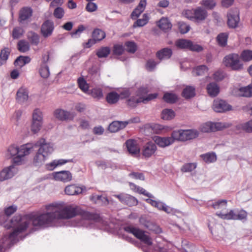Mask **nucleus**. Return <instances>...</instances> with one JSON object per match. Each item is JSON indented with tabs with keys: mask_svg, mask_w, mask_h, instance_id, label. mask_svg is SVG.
<instances>
[{
	"mask_svg": "<svg viewBox=\"0 0 252 252\" xmlns=\"http://www.w3.org/2000/svg\"><path fill=\"white\" fill-rule=\"evenodd\" d=\"M236 127L237 129L243 130L247 132H252V119L247 122L238 125Z\"/></svg>",
	"mask_w": 252,
	"mask_h": 252,
	"instance_id": "obj_36",
	"label": "nucleus"
},
{
	"mask_svg": "<svg viewBox=\"0 0 252 252\" xmlns=\"http://www.w3.org/2000/svg\"><path fill=\"white\" fill-rule=\"evenodd\" d=\"M126 50L130 53H134L137 48V46L135 42L133 41H127L125 43Z\"/></svg>",
	"mask_w": 252,
	"mask_h": 252,
	"instance_id": "obj_56",
	"label": "nucleus"
},
{
	"mask_svg": "<svg viewBox=\"0 0 252 252\" xmlns=\"http://www.w3.org/2000/svg\"><path fill=\"white\" fill-rule=\"evenodd\" d=\"M208 71V68L206 65H202L195 67L192 71L194 75H203Z\"/></svg>",
	"mask_w": 252,
	"mask_h": 252,
	"instance_id": "obj_47",
	"label": "nucleus"
},
{
	"mask_svg": "<svg viewBox=\"0 0 252 252\" xmlns=\"http://www.w3.org/2000/svg\"><path fill=\"white\" fill-rule=\"evenodd\" d=\"M43 123L33 121L31 126V130L34 133H37L40 129Z\"/></svg>",
	"mask_w": 252,
	"mask_h": 252,
	"instance_id": "obj_57",
	"label": "nucleus"
},
{
	"mask_svg": "<svg viewBox=\"0 0 252 252\" xmlns=\"http://www.w3.org/2000/svg\"><path fill=\"white\" fill-rule=\"evenodd\" d=\"M47 212L45 213H32L23 216L17 215L11 220V227H15L8 236H5L1 240L0 252L4 249H9L16 243V239L32 223L35 226L48 225L56 220L69 219L81 213L78 207L71 205L64 206L63 204L54 203L45 206Z\"/></svg>",
	"mask_w": 252,
	"mask_h": 252,
	"instance_id": "obj_1",
	"label": "nucleus"
},
{
	"mask_svg": "<svg viewBox=\"0 0 252 252\" xmlns=\"http://www.w3.org/2000/svg\"><path fill=\"white\" fill-rule=\"evenodd\" d=\"M54 29L53 22L50 20H46L41 26V34L44 37H47L52 34Z\"/></svg>",
	"mask_w": 252,
	"mask_h": 252,
	"instance_id": "obj_18",
	"label": "nucleus"
},
{
	"mask_svg": "<svg viewBox=\"0 0 252 252\" xmlns=\"http://www.w3.org/2000/svg\"><path fill=\"white\" fill-rule=\"evenodd\" d=\"M212 108L218 113H223L232 110V106L223 100L216 99L213 102Z\"/></svg>",
	"mask_w": 252,
	"mask_h": 252,
	"instance_id": "obj_9",
	"label": "nucleus"
},
{
	"mask_svg": "<svg viewBox=\"0 0 252 252\" xmlns=\"http://www.w3.org/2000/svg\"><path fill=\"white\" fill-rule=\"evenodd\" d=\"M172 54V50L169 48H164L157 53V57L159 59H168Z\"/></svg>",
	"mask_w": 252,
	"mask_h": 252,
	"instance_id": "obj_30",
	"label": "nucleus"
},
{
	"mask_svg": "<svg viewBox=\"0 0 252 252\" xmlns=\"http://www.w3.org/2000/svg\"><path fill=\"white\" fill-rule=\"evenodd\" d=\"M175 116V112L171 109H164L161 114V118L164 120H170Z\"/></svg>",
	"mask_w": 252,
	"mask_h": 252,
	"instance_id": "obj_34",
	"label": "nucleus"
},
{
	"mask_svg": "<svg viewBox=\"0 0 252 252\" xmlns=\"http://www.w3.org/2000/svg\"><path fill=\"white\" fill-rule=\"evenodd\" d=\"M78 83L80 89L83 92H86L88 90V84L84 78H79L78 79Z\"/></svg>",
	"mask_w": 252,
	"mask_h": 252,
	"instance_id": "obj_58",
	"label": "nucleus"
},
{
	"mask_svg": "<svg viewBox=\"0 0 252 252\" xmlns=\"http://www.w3.org/2000/svg\"><path fill=\"white\" fill-rule=\"evenodd\" d=\"M127 125V123L124 121H114L109 125L108 130L111 132H116L124 128Z\"/></svg>",
	"mask_w": 252,
	"mask_h": 252,
	"instance_id": "obj_23",
	"label": "nucleus"
},
{
	"mask_svg": "<svg viewBox=\"0 0 252 252\" xmlns=\"http://www.w3.org/2000/svg\"><path fill=\"white\" fill-rule=\"evenodd\" d=\"M149 18L147 14H144L141 19L137 20L133 24V27H141L145 25L148 22Z\"/></svg>",
	"mask_w": 252,
	"mask_h": 252,
	"instance_id": "obj_42",
	"label": "nucleus"
},
{
	"mask_svg": "<svg viewBox=\"0 0 252 252\" xmlns=\"http://www.w3.org/2000/svg\"><path fill=\"white\" fill-rule=\"evenodd\" d=\"M157 95V94L155 93L149 94L146 97H140L138 98H131L128 100V105L132 107H134L136 106V104L140 102L146 103L148 101L156 98Z\"/></svg>",
	"mask_w": 252,
	"mask_h": 252,
	"instance_id": "obj_16",
	"label": "nucleus"
},
{
	"mask_svg": "<svg viewBox=\"0 0 252 252\" xmlns=\"http://www.w3.org/2000/svg\"><path fill=\"white\" fill-rule=\"evenodd\" d=\"M31 61V59L28 56H19L14 61V64L16 66L21 67Z\"/></svg>",
	"mask_w": 252,
	"mask_h": 252,
	"instance_id": "obj_35",
	"label": "nucleus"
},
{
	"mask_svg": "<svg viewBox=\"0 0 252 252\" xmlns=\"http://www.w3.org/2000/svg\"><path fill=\"white\" fill-rule=\"evenodd\" d=\"M126 144L127 151L130 154L133 155L139 154L140 148L138 146L136 140L133 139L127 140L126 142Z\"/></svg>",
	"mask_w": 252,
	"mask_h": 252,
	"instance_id": "obj_21",
	"label": "nucleus"
},
{
	"mask_svg": "<svg viewBox=\"0 0 252 252\" xmlns=\"http://www.w3.org/2000/svg\"><path fill=\"white\" fill-rule=\"evenodd\" d=\"M47 156L38 149V152L34 158L33 162L36 166L42 165L44 162Z\"/></svg>",
	"mask_w": 252,
	"mask_h": 252,
	"instance_id": "obj_31",
	"label": "nucleus"
},
{
	"mask_svg": "<svg viewBox=\"0 0 252 252\" xmlns=\"http://www.w3.org/2000/svg\"><path fill=\"white\" fill-rule=\"evenodd\" d=\"M140 222L143 224L146 227L148 228L150 230L154 231L156 233H160L162 232L161 229L158 226L153 225L151 222L147 221L144 223V219H141L140 220Z\"/></svg>",
	"mask_w": 252,
	"mask_h": 252,
	"instance_id": "obj_39",
	"label": "nucleus"
},
{
	"mask_svg": "<svg viewBox=\"0 0 252 252\" xmlns=\"http://www.w3.org/2000/svg\"><path fill=\"white\" fill-rule=\"evenodd\" d=\"M120 95L115 92H111L107 94L106 100L109 104L116 103L119 99Z\"/></svg>",
	"mask_w": 252,
	"mask_h": 252,
	"instance_id": "obj_43",
	"label": "nucleus"
},
{
	"mask_svg": "<svg viewBox=\"0 0 252 252\" xmlns=\"http://www.w3.org/2000/svg\"><path fill=\"white\" fill-rule=\"evenodd\" d=\"M110 50L109 48L105 47L99 49L96 53V55L99 58H105L109 54Z\"/></svg>",
	"mask_w": 252,
	"mask_h": 252,
	"instance_id": "obj_55",
	"label": "nucleus"
},
{
	"mask_svg": "<svg viewBox=\"0 0 252 252\" xmlns=\"http://www.w3.org/2000/svg\"><path fill=\"white\" fill-rule=\"evenodd\" d=\"M53 177L55 180L66 183L72 180V174L69 171H61L55 172L52 173Z\"/></svg>",
	"mask_w": 252,
	"mask_h": 252,
	"instance_id": "obj_12",
	"label": "nucleus"
},
{
	"mask_svg": "<svg viewBox=\"0 0 252 252\" xmlns=\"http://www.w3.org/2000/svg\"><path fill=\"white\" fill-rule=\"evenodd\" d=\"M72 161V159H63L54 160L49 164H46V168L49 170H53L57 166L62 165L66 162Z\"/></svg>",
	"mask_w": 252,
	"mask_h": 252,
	"instance_id": "obj_29",
	"label": "nucleus"
},
{
	"mask_svg": "<svg viewBox=\"0 0 252 252\" xmlns=\"http://www.w3.org/2000/svg\"><path fill=\"white\" fill-rule=\"evenodd\" d=\"M196 166L195 163H189L184 164L182 168L181 171L182 172H191L193 170Z\"/></svg>",
	"mask_w": 252,
	"mask_h": 252,
	"instance_id": "obj_62",
	"label": "nucleus"
},
{
	"mask_svg": "<svg viewBox=\"0 0 252 252\" xmlns=\"http://www.w3.org/2000/svg\"><path fill=\"white\" fill-rule=\"evenodd\" d=\"M175 45L178 48L187 49L192 51L199 52L203 50V48L201 46L193 44L191 41L188 39H178L175 42Z\"/></svg>",
	"mask_w": 252,
	"mask_h": 252,
	"instance_id": "obj_6",
	"label": "nucleus"
},
{
	"mask_svg": "<svg viewBox=\"0 0 252 252\" xmlns=\"http://www.w3.org/2000/svg\"><path fill=\"white\" fill-rule=\"evenodd\" d=\"M32 144L33 147H40L39 149L40 150V151H42L44 154L46 155L47 156L49 154H51L54 151L53 144L50 143L45 142V140L43 138L40 139L36 143H35L34 144Z\"/></svg>",
	"mask_w": 252,
	"mask_h": 252,
	"instance_id": "obj_10",
	"label": "nucleus"
},
{
	"mask_svg": "<svg viewBox=\"0 0 252 252\" xmlns=\"http://www.w3.org/2000/svg\"><path fill=\"white\" fill-rule=\"evenodd\" d=\"M18 49L21 52H26L30 50L29 42L24 40H20L17 44Z\"/></svg>",
	"mask_w": 252,
	"mask_h": 252,
	"instance_id": "obj_44",
	"label": "nucleus"
},
{
	"mask_svg": "<svg viewBox=\"0 0 252 252\" xmlns=\"http://www.w3.org/2000/svg\"><path fill=\"white\" fill-rule=\"evenodd\" d=\"M105 33L100 29H94L92 33V37L97 41H99L105 37Z\"/></svg>",
	"mask_w": 252,
	"mask_h": 252,
	"instance_id": "obj_40",
	"label": "nucleus"
},
{
	"mask_svg": "<svg viewBox=\"0 0 252 252\" xmlns=\"http://www.w3.org/2000/svg\"><path fill=\"white\" fill-rule=\"evenodd\" d=\"M203 160L206 163H211L214 162L217 159L216 155L213 153H207L201 156Z\"/></svg>",
	"mask_w": 252,
	"mask_h": 252,
	"instance_id": "obj_49",
	"label": "nucleus"
},
{
	"mask_svg": "<svg viewBox=\"0 0 252 252\" xmlns=\"http://www.w3.org/2000/svg\"><path fill=\"white\" fill-rule=\"evenodd\" d=\"M43 58V63L41 65V67L39 69V73L42 77L43 78H47L49 77L50 74L49 67L46 64V62L48 60L49 56H47V57H45V56Z\"/></svg>",
	"mask_w": 252,
	"mask_h": 252,
	"instance_id": "obj_24",
	"label": "nucleus"
},
{
	"mask_svg": "<svg viewBox=\"0 0 252 252\" xmlns=\"http://www.w3.org/2000/svg\"><path fill=\"white\" fill-rule=\"evenodd\" d=\"M145 201L150 204L152 206L158 208L159 210H162L166 213H169V207L166 206L164 203L160 201H157L156 200H154L150 198H148L145 200Z\"/></svg>",
	"mask_w": 252,
	"mask_h": 252,
	"instance_id": "obj_25",
	"label": "nucleus"
},
{
	"mask_svg": "<svg viewBox=\"0 0 252 252\" xmlns=\"http://www.w3.org/2000/svg\"><path fill=\"white\" fill-rule=\"evenodd\" d=\"M227 206V200L222 199L218 201L213 204L212 206L215 209H219L222 208H226Z\"/></svg>",
	"mask_w": 252,
	"mask_h": 252,
	"instance_id": "obj_61",
	"label": "nucleus"
},
{
	"mask_svg": "<svg viewBox=\"0 0 252 252\" xmlns=\"http://www.w3.org/2000/svg\"><path fill=\"white\" fill-rule=\"evenodd\" d=\"M178 27L180 32L183 34L188 32L190 29V26L183 22L178 23Z\"/></svg>",
	"mask_w": 252,
	"mask_h": 252,
	"instance_id": "obj_59",
	"label": "nucleus"
},
{
	"mask_svg": "<svg viewBox=\"0 0 252 252\" xmlns=\"http://www.w3.org/2000/svg\"><path fill=\"white\" fill-rule=\"evenodd\" d=\"M207 90L209 95L215 97L220 92V88L215 83H210L207 86Z\"/></svg>",
	"mask_w": 252,
	"mask_h": 252,
	"instance_id": "obj_28",
	"label": "nucleus"
},
{
	"mask_svg": "<svg viewBox=\"0 0 252 252\" xmlns=\"http://www.w3.org/2000/svg\"><path fill=\"white\" fill-rule=\"evenodd\" d=\"M216 215L224 220H242L245 219L247 216V212L244 210H242L238 213H235L233 210H231L227 213L218 212Z\"/></svg>",
	"mask_w": 252,
	"mask_h": 252,
	"instance_id": "obj_7",
	"label": "nucleus"
},
{
	"mask_svg": "<svg viewBox=\"0 0 252 252\" xmlns=\"http://www.w3.org/2000/svg\"><path fill=\"white\" fill-rule=\"evenodd\" d=\"M157 150V146L153 142H149L143 147L142 155L145 158H149L153 155Z\"/></svg>",
	"mask_w": 252,
	"mask_h": 252,
	"instance_id": "obj_19",
	"label": "nucleus"
},
{
	"mask_svg": "<svg viewBox=\"0 0 252 252\" xmlns=\"http://www.w3.org/2000/svg\"><path fill=\"white\" fill-rule=\"evenodd\" d=\"M155 143L160 147L164 148L174 143V140L171 137H161L155 136L154 138Z\"/></svg>",
	"mask_w": 252,
	"mask_h": 252,
	"instance_id": "obj_20",
	"label": "nucleus"
},
{
	"mask_svg": "<svg viewBox=\"0 0 252 252\" xmlns=\"http://www.w3.org/2000/svg\"><path fill=\"white\" fill-rule=\"evenodd\" d=\"M129 185L131 189L135 190L139 192L140 194H142L146 196H148L150 198L153 197L152 194L150 193L147 192L144 189L136 186L134 184L132 183H129Z\"/></svg>",
	"mask_w": 252,
	"mask_h": 252,
	"instance_id": "obj_41",
	"label": "nucleus"
},
{
	"mask_svg": "<svg viewBox=\"0 0 252 252\" xmlns=\"http://www.w3.org/2000/svg\"><path fill=\"white\" fill-rule=\"evenodd\" d=\"M120 201L129 206H135L138 203V201L136 198L127 194H121L119 195H115Z\"/></svg>",
	"mask_w": 252,
	"mask_h": 252,
	"instance_id": "obj_17",
	"label": "nucleus"
},
{
	"mask_svg": "<svg viewBox=\"0 0 252 252\" xmlns=\"http://www.w3.org/2000/svg\"><path fill=\"white\" fill-rule=\"evenodd\" d=\"M227 38L228 34L226 32H222L217 36V41L220 46L224 47L227 44Z\"/></svg>",
	"mask_w": 252,
	"mask_h": 252,
	"instance_id": "obj_38",
	"label": "nucleus"
},
{
	"mask_svg": "<svg viewBox=\"0 0 252 252\" xmlns=\"http://www.w3.org/2000/svg\"><path fill=\"white\" fill-rule=\"evenodd\" d=\"M32 120L43 123V115L42 112L38 109H36L32 113Z\"/></svg>",
	"mask_w": 252,
	"mask_h": 252,
	"instance_id": "obj_53",
	"label": "nucleus"
},
{
	"mask_svg": "<svg viewBox=\"0 0 252 252\" xmlns=\"http://www.w3.org/2000/svg\"><path fill=\"white\" fill-rule=\"evenodd\" d=\"M28 38L32 44L37 45L39 42V36L34 32H30L28 33Z\"/></svg>",
	"mask_w": 252,
	"mask_h": 252,
	"instance_id": "obj_45",
	"label": "nucleus"
},
{
	"mask_svg": "<svg viewBox=\"0 0 252 252\" xmlns=\"http://www.w3.org/2000/svg\"><path fill=\"white\" fill-rule=\"evenodd\" d=\"M207 10L201 6L193 9V21L200 23L204 21L208 16Z\"/></svg>",
	"mask_w": 252,
	"mask_h": 252,
	"instance_id": "obj_14",
	"label": "nucleus"
},
{
	"mask_svg": "<svg viewBox=\"0 0 252 252\" xmlns=\"http://www.w3.org/2000/svg\"><path fill=\"white\" fill-rule=\"evenodd\" d=\"M198 132L195 129H179L174 130L171 133V137L175 141L185 142L196 138Z\"/></svg>",
	"mask_w": 252,
	"mask_h": 252,
	"instance_id": "obj_3",
	"label": "nucleus"
},
{
	"mask_svg": "<svg viewBox=\"0 0 252 252\" xmlns=\"http://www.w3.org/2000/svg\"><path fill=\"white\" fill-rule=\"evenodd\" d=\"M82 189L80 187L71 185L65 187L64 191L65 193L69 195H77L82 193Z\"/></svg>",
	"mask_w": 252,
	"mask_h": 252,
	"instance_id": "obj_27",
	"label": "nucleus"
},
{
	"mask_svg": "<svg viewBox=\"0 0 252 252\" xmlns=\"http://www.w3.org/2000/svg\"><path fill=\"white\" fill-rule=\"evenodd\" d=\"M54 16L58 19H61L64 14V11L61 7H57L55 8L53 13Z\"/></svg>",
	"mask_w": 252,
	"mask_h": 252,
	"instance_id": "obj_63",
	"label": "nucleus"
},
{
	"mask_svg": "<svg viewBox=\"0 0 252 252\" xmlns=\"http://www.w3.org/2000/svg\"><path fill=\"white\" fill-rule=\"evenodd\" d=\"M91 94L93 97L98 99L102 98L103 96L102 91L100 88L93 89L92 90Z\"/></svg>",
	"mask_w": 252,
	"mask_h": 252,
	"instance_id": "obj_60",
	"label": "nucleus"
},
{
	"mask_svg": "<svg viewBox=\"0 0 252 252\" xmlns=\"http://www.w3.org/2000/svg\"><path fill=\"white\" fill-rule=\"evenodd\" d=\"M201 130L203 132H209L213 131L212 123H206L202 125L201 126Z\"/></svg>",
	"mask_w": 252,
	"mask_h": 252,
	"instance_id": "obj_64",
	"label": "nucleus"
},
{
	"mask_svg": "<svg viewBox=\"0 0 252 252\" xmlns=\"http://www.w3.org/2000/svg\"><path fill=\"white\" fill-rule=\"evenodd\" d=\"M124 230L127 232L132 234L135 237L147 245H152L151 238L144 231L131 225L125 226Z\"/></svg>",
	"mask_w": 252,
	"mask_h": 252,
	"instance_id": "obj_5",
	"label": "nucleus"
},
{
	"mask_svg": "<svg viewBox=\"0 0 252 252\" xmlns=\"http://www.w3.org/2000/svg\"><path fill=\"white\" fill-rule=\"evenodd\" d=\"M24 32V31L22 28L16 27L13 29L12 35L14 39H18L22 36Z\"/></svg>",
	"mask_w": 252,
	"mask_h": 252,
	"instance_id": "obj_54",
	"label": "nucleus"
},
{
	"mask_svg": "<svg viewBox=\"0 0 252 252\" xmlns=\"http://www.w3.org/2000/svg\"><path fill=\"white\" fill-rule=\"evenodd\" d=\"M200 4L207 9L212 10L216 5V2L215 0H202Z\"/></svg>",
	"mask_w": 252,
	"mask_h": 252,
	"instance_id": "obj_48",
	"label": "nucleus"
},
{
	"mask_svg": "<svg viewBox=\"0 0 252 252\" xmlns=\"http://www.w3.org/2000/svg\"><path fill=\"white\" fill-rule=\"evenodd\" d=\"M146 0H141L137 7L134 9L131 14V18L132 19H136L144 11L146 5Z\"/></svg>",
	"mask_w": 252,
	"mask_h": 252,
	"instance_id": "obj_22",
	"label": "nucleus"
},
{
	"mask_svg": "<svg viewBox=\"0 0 252 252\" xmlns=\"http://www.w3.org/2000/svg\"><path fill=\"white\" fill-rule=\"evenodd\" d=\"M10 52V50L8 48H5L2 49L0 54V59L2 61L3 64L6 63L8 59V56Z\"/></svg>",
	"mask_w": 252,
	"mask_h": 252,
	"instance_id": "obj_52",
	"label": "nucleus"
},
{
	"mask_svg": "<svg viewBox=\"0 0 252 252\" xmlns=\"http://www.w3.org/2000/svg\"><path fill=\"white\" fill-rule=\"evenodd\" d=\"M183 96L186 98H189L195 95V89L192 87H187L184 89Z\"/></svg>",
	"mask_w": 252,
	"mask_h": 252,
	"instance_id": "obj_46",
	"label": "nucleus"
},
{
	"mask_svg": "<svg viewBox=\"0 0 252 252\" xmlns=\"http://www.w3.org/2000/svg\"><path fill=\"white\" fill-rule=\"evenodd\" d=\"M241 58L245 62H248L252 59V50H245L240 55Z\"/></svg>",
	"mask_w": 252,
	"mask_h": 252,
	"instance_id": "obj_51",
	"label": "nucleus"
},
{
	"mask_svg": "<svg viewBox=\"0 0 252 252\" xmlns=\"http://www.w3.org/2000/svg\"><path fill=\"white\" fill-rule=\"evenodd\" d=\"M28 92L27 89L21 87L17 92L16 99L20 103L24 102L28 99Z\"/></svg>",
	"mask_w": 252,
	"mask_h": 252,
	"instance_id": "obj_26",
	"label": "nucleus"
},
{
	"mask_svg": "<svg viewBox=\"0 0 252 252\" xmlns=\"http://www.w3.org/2000/svg\"><path fill=\"white\" fill-rule=\"evenodd\" d=\"M238 95L244 97H251L252 96V86L249 85L245 87H242L238 90Z\"/></svg>",
	"mask_w": 252,
	"mask_h": 252,
	"instance_id": "obj_33",
	"label": "nucleus"
},
{
	"mask_svg": "<svg viewBox=\"0 0 252 252\" xmlns=\"http://www.w3.org/2000/svg\"><path fill=\"white\" fill-rule=\"evenodd\" d=\"M158 26L163 31H168L170 30L172 25L167 18H162L158 22Z\"/></svg>",
	"mask_w": 252,
	"mask_h": 252,
	"instance_id": "obj_32",
	"label": "nucleus"
},
{
	"mask_svg": "<svg viewBox=\"0 0 252 252\" xmlns=\"http://www.w3.org/2000/svg\"><path fill=\"white\" fill-rule=\"evenodd\" d=\"M33 148L32 143H28L18 148L15 145L10 146L6 151L5 156L7 158L12 159L13 163L17 165L21 164L24 156L29 155Z\"/></svg>",
	"mask_w": 252,
	"mask_h": 252,
	"instance_id": "obj_2",
	"label": "nucleus"
},
{
	"mask_svg": "<svg viewBox=\"0 0 252 252\" xmlns=\"http://www.w3.org/2000/svg\"><path fill=\"white\" fill-rule=\"evenodd\" d=\"M163 99L167 103H174L177 101V96L175 94L166 93L164 94Z\"/></svg>",
	"mask_w": 252,
	"mask_h": 252,
	"instance_id": "obj_50",
	"label": "nucleus"
},
{
	"mask_svg": "<svg viewBox=\"0 0 252 252\" xmlns=\"http://www.w3.org/2000/svg\"><path fill=\"white\" fill-rule=\"evenodd\" d=\"M32 14V9L30 7H24L19 11L18 21L22 25L28 24Z\"/></svg>",
	"mask_w": 252,
	"mask_h": 252,
	"instance_id": "obj_8",
	"label": "nucleus"
},
{
	"mask_svg": "<svg viewBox=\"0 0 252 252\" xmlns=\"http://www.w3.org/2000/svg\"><path fill=\"white\" fill-rule=\"evenodd\" d=\"M83 217L87 220H94L95 222H101L102 221V219L97 214L86 212L83 214Z\"/></svg>",
	"mask_w": 252,
	"mask_h": 252,
	"instance_id": "obj_37",
	"label": "nucleus"
},
{
	"mask_svg": "<svg viewBox=\"0 0 252 252\" xmlns=\"http://www.w3.org/2000/svg\"><path fill=\"white\" fill-rule=\"evenodd\" d=\"M54 117L59 120L63 121L68 120H72L74 114L62 109H57L54 112Z\"/></svg>",
	"mask_w": 252,
	"mask_h": 252,
	"instance_id": "obj_15",
	"label": "nucleus"
},
{
	"mask_svg": "<svg viewBox=\"0 0 252 252\" xmlns=\"http://www.w3.org/2000/svg\"><path fill=\"white\" fill-rule=\"evenodd\" d=\"M223 62L225 66L233 70L240 71L243 69V63L237 54H230L226 56L223 58Z\"/></svg>",
	"mask_w": 252,
	"mask_h": 252,
	"instance_id": "obj_4",
	"label": "nucleus"
},
{
	"mask_svg": "<svg viewBox=\"0 0 252 252\" xmlns=\"http://www.w3.org/2000/svg\"><path fill=\"white\" fill-rule=\"evenodd\" d=\"M240 21L239 11L237 9L230 10L227 14V24L229 28H235Z\"/></svg>",
	"mask_w": 252,
	"mask_h": 252,
	"instance_id": "obj_11",
	"label": "nucleus"
},
{
	"mask_svg": "<svg viewBox=\"0 0 252 252\" xmlns=\"http://www.w3.org/2000/svg\"><path fill=\"white\" fill-rule=\"evenodd\" d=\"M18 170L14 165L4 168L0 173V180L3 181L11 178L17 173Z\"/></svg>",
	"mask_w": 252,
	"mask_h": 252,
	"instance_id": "obj_13",
	"label": "nucleus"
}]
</instances>
